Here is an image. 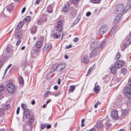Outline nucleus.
Instances as JSON below:
<instances>
[{
	"label": "nucleus",
	"mask_w": 131,
	"mask_h": 131,
	"mask_svg": "<svg viewBox=\"0 0 131 131\" xmlns=\"http://www.w3.org/2000/svg\"><path fill=\"white\" fill-rule=\"evenodd\" d=\"M99 42L97 41L93 42L91 43V46L92 48H96L91 53L90 56V58L99 53L100 52L101 50L97 47H99Z\"/></svg>",
	"instance_id": "nucleus-1"
},
{
	"label": "nucleus",
	"mask_w": 131,
	"mask_h": 131,
	"mask_svg": "<svg viewBox=\"0 0 131 131\" xmlns=\"http://www.w3.org/2000/svg\"><path fill=\"white\" fill-rule=\"evenodd\" d=\"M124 7V5L123 4L118 5L115 9L114 13L115 14H118L121 12L122 11V14H124L128 10V8L126 9V7L122 11Z\"/></svg>",
	"instance_id": "nucleus-2"
},
{
	"label": "nucleus",
	"mask_w": 131,
	"mask_h": 131,
	"mask_svg": "<svg viewBox=\"0 0 131 131\" xmlns=\"http://www.w3.org/2000/svg\"><path fill=\"white\" fill-rule=\"evenodd\" d=\"M7 90L10 94H12L15 91V87L14 85L11 83L8 84L6 86Z\"/></svg>",
	"instance_id": "nucleus-3"
},
{
	"label": "nucleus",
	"mask_w": 131,
	"mask_h": 131,
	"mask_svg": "<svg viewBox=\"0 0 131 131\" xmlns=\"http://www.w3.org/2000/svg\"><path fill=\"white\" fill-rule=\"evenodd\" d=\"M95 126L97 128L98 131H103L104 127L103 123L100 120H98L97 121V123L95 125Z\"/></svg>",
	"instance_id": "nucleus-4"
},
{
	"label": "nucleus",
	"mask_w": 131,
	"mask_h": 131,
	"mask_svg": "<svg viewBox=\"0 0 131 131\" xmlns=\"http://www.w3.org/2000/svg\"><path fill=\"white\" fill-rule=\"evenodd\" d=\"M107 27L106 25H103L102 26L99 31V33L100 34H103L107 30Z\"/></svg>",
	"instance_id": "nucleus-5"
},
{
	"label": "nucleus",
	"mask_w": 131,
	"mask_h": 131,
	"mask_svg": "<svg viewBox=\"0 0 131 131\" xmlns=\"http://www.w3.org/2000/svg\"><path fill=\"white\" fill-rule=\"evenodd\" d=\"M111 117L114 120H116L118 118V112L116 110H114L112 111L111 114Z\"/></svg>",
	"instance_id": "nucleus-6"
},
{
	"label": "nucleus",
	"mask_w": 131,
	"mask_h": 131,
	"mask_svg": "<svg viewBox=\"0 0 131 131\" xmlns=\"http://www.w3.org/2000/svg\"><path fill=\"white\" fill-rule=\"evenodd\" d=\"M63 21L60 20L57 23V25L56 27V30L58 31H60L63 29Z\"/></svg>",
	"instance_id": "nucleus-7"
},
{
	"label": "nucleus",
	"mask_w": 131,
	"mask_h": 131,
	"mask_svg": "<svg viewBox=\"0 0 131 131\" xmlns=\"http://www.w3.org/2000/svg\"><path fill=\"white\" fill-rule=\"evenodd\" d=\"M124 92L125 94L129 98H131V89L128 87L125 88Z\"/></svg>",
	"instance_id": "nucleus-8"
},
{
	"label": "nucleus",
	"mask_w": 131,
	"mask_h": 131,
	"mask_svg": "<svg viewBox=\"0 0 131 131\" xmlns=\"http://www.w3.org/2000/svg\"><path fill=\"white\" fill-rule=\"evenodd\" d=\"M43 43V40H40L38 39L35 43V45L38 48H40L42 46Z\"/></svg>",
	"instance_id": "nucleus-9"
},
{
	"label": "nucleus",
	"mask_w": 131,
	"mask_h": 131,
	"mask_svg": "<svg viewBox=\"0 0 131 131\" xmlns=\"http://www.w3.org/2000/svg\"><path fill=\"white\" fill-rule=\"evenodd\" d=\"M124 62L123 60H119L117 61L115 64V66L117 68H119L123 66Z\"/></svg>",
	"instance_id": "nucleus-10"
},
{
	"label": "nucleus",
	"mask_w": 131,
	"mask_h": 131,
	"mask_svg": "<svg viewBox=\"0 0 131 131\" xmlns=\"http://www.w3.org/2000/svg\"><path fill=\"white\" fill-rule=\"evenodd\" d=\"M23 116L26 118H28L30 117L29 111L28 109L26 108L24 110L23 112Z\"/></svg>",
	"instance_id": "nucleus-11"
},
{
	"label": "nucleus",
	"mask_w": 131,
	"mask_h": 131,
	"mask_svg": "<svg viewBox=\"0 0 131 131\" xmlns=\"http://www.w3.org/2000/svg\"><path fill=\"white\" fill-rule=\"evenodd\" d=\"M81 61L83 63L87 64L89 61L88 57L87 56H83L81 57Z\"/></svg>",
	"instance_id": "nucleus-12"
},
{
	"label": "nucleus",
	"mask_w": 131,
	"mask_h": 131,
	"mask_svg": "<svg viewBox=\"0 0 131 131\" xmlns=\"http://www.w3.org/2000/svg\"><path fill=\"white\" fill-rule=\"evenodd\" d=\"M51 47L52 45L50 43H48L45 45L43 50L44 51H47L51 49Z\"/></svg>",
	"instance_id": "nucleus-13"
},
{
	"label": "nucleus",
	"mask_w": 131,
	"mask_h": 131,
	"mask_svg": "<svg viewBox=\"0 0 131 131\" xmlns=\"http://www.w3.org/2000/svg\"><path fill=\"white\" fill-rule=\"evenodd\" d=\"M122 18L120 15H118L115 17L114 20V22L115 24H116Z\"/></svg>",
	"instance_id": "nucleus-14"
},
{
	"label": "nucleus",
	"mask_w": 131,
	"mask_h": 131,
	"mask_svg": "<svg viewBox=\"0 0 131 131\" xmlns=\"http://www.w3.org/2000/svg\"><path fill=\"white\" fill-rule=\"evenodd\" d=\"M128 111L127 110L125 109L123 110L122 111V117L123 118H125V116H127L128 113Z\"/></svg>",
	"instance_id": "nucleus-15"
},
{
	"label": "nucleus",
	"mask_w": 131,
	"mask_h": 131,
	"mask_svg": "<svg viewBox=\"0 0 131 131\" xmlns=\"http://www.w3.org/2000/svg\"><path fill=\"white\" fill-rule=\"evenodd\" d=\"M58 64H56L53 66L50 71V73H52L54 72L58 68Z\"/></svg>",
	"instance_id": "nucleus-16"
},
{
	"label": "nucleus",
	"mask_w": 131,
	"mask_h": 131,
	"mask_svg": "<svg viewBox=\"0 0 131 131\" xmlns=\"http://www.w3.org/2000/svg\"><path fill=\"white\" fill-rule=\"evenodd\" d=\"M37 27V26L33 25L30 31V32L32 34H35L36 32Z\"/></svg>",
	"instance_id": "nucleus-17"
},
{
	"label": "nucleus",
	"mask_w": 131,
	"mask_h": 131,
	"mask_svg": "<svg viewBox=\"0 0 131 131\" xmlns=\"http://www.w3.org/2000/svg\"><path fill=\"white\" fill-rule=\"evenodd\" d=\"M116 66H113L111 68V73L113 74L116 73L117 71Z\"/></svg>",
	"instance_id": "nucleus-18"
},
{
	"label": "nucleus",
	"mask_w": 131,
	"mask_h": 131,
	"mask_svg": "<svg viewBox=\"0 0 131 131\" xmlns=\"http://www.w3.org/2000/svg\"><path fill=\"white\" fill-rule=\"evenodd\" d=\"M69 6L68 3H67L66 4H65V5L63 7V10L65 12H66L68 11V10Z\"/></svg>",
	"instance_id": "nucleus-19"
},
{
	"label": "nucleus",
	"mask_w": 131,
	"mask_h": 131,
	"mask_svg": "<svg viewBox=\"0 0 131 131\" xmlns=\"http://www.w3.org/2000/svg\"><path fill=\"white\" fill-rule=\"evenodd\" d=\"M100 87L99 85L95 87L93 91L96 94L98 93L100 91Z\"/></svg>",
	"instance_id": "nucleus-20"
},
{
	"label": "nucleus",
	"mask_w": 131,
	"mask_h": 131,
	"mask_svg": "<svg viewBox=\"0 0 131 131\" xmlns=\"http://www.w3.org/2000/svg\"><path fill=\"white\" fill-rule=\"evenodd\" d=\"M61 36V34L59 32H57L56 33H54L53 36L54 38L58 39Z\"/></svg>",
	"instance_id": "nucleus-21"
},
{
	"label": "nucleus",
	"mask_w": 131,
	"mask_h": 131,
	"mask_svg": "<svg viewBox=\"0 0 131 131\" xmlns=\"http://www.w3.org/2000/svg\"><path fill=\"white\" fill-rule=\"evenodd\" d=\"M14 7L13 6L12 4L8 5L6 7V9L7 11L8 12H10L13 9V8Z\"/></svg>",
	"instance_id": "nucleus-22"
},
{
	"label": "nucleus",
	"mask_w": 131,
	"mask_h": 131,
	"mask_svg": "<svg viewBox=\"0 0 131 131\" xmlns=\"http://www.w3.org/2000/svg\"><path fill=\"white\" fill-rule=\"evenodd\" d=\"M10 108V105L9 104H7L5 105L3 107L1 108L4 111H7L9 110Z\"/></svg>",
	"instance_id": "nucleus-23"
},
{
	"label": "nucleus",
	"mask_w": 131,
	"mask_h": 131,
	"mask_svg": "<svg viewBox=\"0 0 131 131\" xmlns=\"http://www.w3.org/2000/svg\"><path fill=\"white\" fill-rule=\"evenodd\" d=\"M66 65L65 63H63L60 65L58 64V67L59 68H60L61 69L63 70L66 67Z\"/></svg>",
	"instance_id": "nucleus-24"
},
{
	"label": "nucleus",
	"mask_w": 131,
	"mask_h": 131,
	"mask_svg": "<svg viewBox=\"0 0 131 131\" xmlns=\"http://www.w3.org/2000/svg\"><path fill=\"white\" fill-rule=\"evenodd\" d=\"M77 14V11L75 10H72L71 12V15L72 17V18L73 17L76 16Z\"/></svg>",
	"instance_id": "nucleus-25"
},
{
	"label": "nucleus",
	"mask_w": 131,
	"mask_h": 131,
	"mask_svg": "<svg viewBox=\"0 0 131 131\" xmlns=\"http://www.w3.org/2000/svg\"><path fill=\"white\" fill-rule=\"evenodd\" d=\"M53 11V7L51 6H49L48 7L47 11L49 13H51Z\"/></svg>",
	"instance_id": "nucleus-26"
},
{
	"label": "nucleus",
	"mask_w": 131,
	"mask_h": 131,
	"mask_svg": "<svg viewBox=\"0 0 131 131\" xmlns=\"http://www.w3.org/2000/svg\"><path fill=\"white\" fill-rule=\"evenodd\" d=\"M106 42H105V41H103L102 42H101L100 45L99 44V48H103L105 45Z\"/></svg>",
	"instance_id": "nucleus-27"
},
{
	"label": "nucleus",
	"mask_w": 131,
	"mask_h": 131,
	"mask_svg": "<svg viewBox=\"0 0 131 131\" xmlns=\"http://www.w3.org/2000/svg\"><path fill=\"white\" fill-rule=\"evenodd\" d=\"M4 114V111L3 110L2 108H0V117H3V116Z\"/></svg>",
	"instance_id": "nucleus-28"
},
{
	"label": "nucleus",
	"mask_w": 131,
	"mask_h": 131,
	"mask_svg": "<svg viewBox=\"0 0 131 131\" xmlns=\"http://www.w3.org/2000/svg\"><path fill=\"white\" fill-rule=\"evenodd\" d=\"M127 72V69L125 68H122L121 71V73L123 74H125Z\"/></svg>",
	"instance_id": "nucleus-29"
},
{
	"label": "nucleus",
	"mask_w": 131,
	"mask_h": 131,
	"mask_svg": "<svg viewBox=\"0 0 131 131\" xmlns=\"http://www.w3.org/2000/svg\"><path fill=\"white\" fill-rule=\"evenodd\" d=\"M18 80L19 82L21 84H23L24 83V80L21 77H19Z\"/></svg>",
	"instance_id": "nucleus-30"
},
{
	"label": "nucleus",
	"mask_w": 131,
	"mask_h": 131,
	"mask_svg": "<svg viewBox=\"0 0 131 131\" xmlns=\"http://www.w3.org/2000/svg\"><path fill=\"white\" fill-rule=\"evenodd\" d=\"M128 45L127 43H125L121 47V49L123 51H124L125 49L127 47Z\"/></svg>",
	"instance_id": "nucleus-31"
},
{
	"label": "nucleus",
	"mask_w": 131,
	"mask_h": 131,
	"mask_svg": "<svg viewBox=\"0 0 131 131\" xmlns=\"http://www.w3.org/2000/svg\"><path fill=\"white\" fill-rule=\"evenodd\" d=\"M70 89H69V91L71 92H73V91L75 89V86L74 85L71 86L70 87Z\"/></svg>",
	"instance_id": "nucleus-32"
},
{
	"label": "nucleus",
	"mask_w": 131,
	"mask_h": 131,
	"mask_svg": "<svg viewBox=\"0 0 131 131\" xmlns=\"http://www.w3.org/2000/svg\"><path fill=\"white\" fill-rule=\"evenodd\" d=\"M40 128H41L40 130L44 128L46 126V125L45 124L41 123L40 125Z\"/></svg>",
	"instance_id": "nucleus-33"
},
{
	"label": "nucleus",
	"mask_w": 131,
	"mask_h": 131,
	"mask_svg": "<svg viewBox=\"0 0 131 131\" xmlns=\"http://www.w3.org/2000/svg\"><path fill=\"white\" fill-rule=\"evenodd\" d=\"M24 22L22 21H21L18 24L17 27L19 28H21Z\"/></svg>",
	"instance_id": "nucleus-34"
},
{
	"label": "nucleus",
	"mask_w": 131,
	"mask_h": 131,
	"mask_svg": "<svg viewBox=\"0 0 131 131\" xmlns=\"http://www.w3.org/2000/svg\"><path fill=\"white\" fill-rule=\"evenodd\" d=\"M34 120L35 119L33 117H30L28 120V121L29 122V124H31L34 122Z\"/></svg>",
	"instance_id": "nucleus-35"
},
{
	"label": "nucleus",
	"mask_w": 131,
	"mask_h": 131,
	"mask_svg": "<svg viewBox=\"0 0 131 131\" xmlns=\"http://www.w3.org/2000/svg\"><path fill=\"white\" fill-rule=\"evenodd\" d=\"M30 16H28L26 17L24 19V21H25L27 22L30 20Z\"/></svg>",
	"instance_id": "nucleus-36"
},
{
	"label": "nucleus",
	"mask_w": 131,
	"mask_h": 131,
	"mask_svg": "<svg viewBox=\"0 0 131 131\" xmlns=\"http://www.w3.org/2000/svg\"><path fill=\"white\" fill-rule=\"evenodd\" d=\"M21 106L23 110H25V109H26V108L27 107V105L26 104H24L23 103H21Z\"/></svg>",
	"instance_id": "nucleus-37"
},
{
	"label": "nucleus",
	"mask_w": 131,
	"mask_h": 131,
	"mask_svg": "<svg viewBox=\"0 0 131 131\" xmlns=\"http://www.w3.org/2000/svg\"><path fill=\"white\" fill-rule=\"evenodd\" d=\"M12 64H10L6 68V69L5 71L4 72V74H5L6 73L8 69H9V68L10 67H11V66H12Z\"/></svg>",
	"instance_id": "nucleus-38"
},
{
	"label": "nucleus",
	"mask_w": 131,
	"mask_h": 131,
	"mask_svg": "<svg viewBox=\"0 0 131 131\" xmlns=\"http://www.w3.org/2000/svg\"><path fill=\"white\" fill-rule=\"evenodd\" d=\"M121 57L120 53L119 52H118L115 58L116 60H118Z\"/></svg>",
	"instance_id": "nucleus-39"
},
{
	"label": "nucleus",
	"mask_w": 131,
	"mask_h": 131,
	"mask_svg": "<svg viewBox=\"0 0 131 131\" xmlns=\"http://www.w3.org/2000/svg\"><path fill=\"white\" fill-rule=\"evenodd\" d=\"M101 0H92V2L94 3H98L100 2Z\"/></svg>",
	"instance_id": "nucleus-40"
},
{
	"label": "nucleus",
	"mask_w": 131,
	"mask_h": 131,
	"mask_svg": "<svg viewBox=\"0 0 131 131\" xmlns=\"http://www.w3.org/2000/svg\"><path fill=\"white\" fill-rule=\"evenodd\" d=\"M15 37L16 39H20L21 37L19 36V35L16 33L15 34Z\"/></svg>",
	"instance_id": "nucleus-41"
},
{
	"label": "nucleus",
	"mask_w": 131,
	"mask_h": 131,
	"mask_svg": "<svg viewBox=\"0 0 131 131\" xmlns=\"http://www.w3.org/2000/svg\"><path fill=\"white\" fill-rule=\"evenodd\" d=\"M16 33L19 35V36L21 37L22 33L20 31H17Z\"/></svg>",
	"instance_id": "nucleus-42"
},
{
	"label": "nucleus",
	"mask_w": 131,
	"mask_h": 131,
	"mask_svg": "<svg viewBox=\"0 0 131 131\" xmlns=\"http://www.w3.org/2000/svg\"><path fill=\"white\" fill-rule=\"evenodd\" d=\"M22 65L24 66V68H25L27 65V63L25 61H23L22 62Z\"/></svg>",
	"instance_id": "nucleus-43"
},
{
	"label": "nucleus",
	"mask_w": 131,
	"mask_h": 131,
	"mask_svg": "<svg viewBox=\"0 0 131 131\" xmlns=\"http://www.w3.org/2000/svg\"><path fill=\"white\" fill-rule=\"evenodd\" d=\"M93 69V68H92V67H91L89 69L87 74V75H88L89 74H90L91 72L92 71Z\"/></svg>",
	"instance_id": "nucleus-44"
},
{
	"label": "nucleus",
	"mask_w": 131,
	"mask_h": 131,
	"mask_svg": "<svg viewBox=\"0 0 131 131\" xmlns=\"http://www.w3.org/2000/svg\"><path fill=\"white\" fill-rule=\"evenodd\" d=\"M72 2L74 4H76L80 0H72Z\"/></svg>",
	"instance_id": "nucleus-45"
},
{
	"label": "nucleus",
	"mask_w": 131,
	"mask_h": 131,
	"mask_svg": "<svg viewBox=\"0 0 131 131\" xmlns=\"http://www.w3.org/2000/svg\"><path fill=\"white\" fill-rule=\"evenodd\" d=\"M4 89V85H2L0 86V91H3Z\"/></svg>",
	"instance_id": "nucleus-46"
},
{
	"label": "nucleus",
	"mask_w": 131,
	"mask_h": 131,
	"mask_svg": "<svg viewBox=\"0 0 131 131\" xmlns=\"http://www.w3.org/2000/svg\"><path fill=\"white\" fill-rule=\"evenodd\" d=\"M101 104L99 102V101H97L96 103L94 105V107L95 108H96L99 104Z\"/></svg>",
	"instance_id": "nucleus-47"
},
{
	"label": "nucleus",
	"mask_w": 131,
	"mask_h": 131,
	"mask_svg": "<svg viewBox=\"0 0 131 131\" xmlns=\"http://www.w3.org/2000/svg\"><path fill=\"white\" fill-rule=\"evenodd\" d=\"M115 32V31H114V28L113 27L111 29L110 31V34H111L112 33H114Z\"/></svg>",
	"instance_id": "nucleus-48"
},
{
	"label": "nucleus",
	"mask_w": 131,
	"mask_h": 131,
	"mask_svg": "<svg viewBox=\"0 0 131 131\" xmlns=\"http://www.w3.org/2000/svg\"><path fill=\"white\" fill-rule=\"evenodd\" d=\"M128 84L130 87L131 88V79H129L128 80Z\"/></svg>",
	"instance_id": "nucleus-49"
},
{
	"label": "nucleus",
	"mask_w": 131,
	"mask_h": 131,
	"mask_svg": "<svg viewBox=\"0 0 131 131\" xmlns=\"http://www.w3.org/2000/svg\"><path fill=\"white\" fill-rule=\"evenodd\" d=\"M39 50H37V51H35L33 53V54H35V56H36L38 54Z\"/></svg>",
	"instance_id": "nucleus-50"
},
{
	"label": "nucleus",
	"mask_w": 131,
	"mask_h": 131,
	"mask_svg": "<svg viewBox=\"0 0 131 131\" xmlns=\"http://www.w3.org/2000/svg\"><path fill=\"white\" fill-rule=\"evenodd\" d=\"M10 48L9 47H7L6 49V51L7 52H10Z\"/></svg>",
	"instance_id": "nucleus-51"
},
{
	"label": "nucleus",
	"mask_w": 131,
	"mask_h": 131,
	"mask_svg": "<svg viewBox=\"0 0 131 131\" xmlns=\"http://www.w3.org/2000/svg\"><path fill=\"white\" fill-rule=\"evenodd\" d=\"M20 39H19L17 41V43H16V45L18 46L21 42V40H20Z\"/></svg>",
	"instance_id": "nucleus-52"
},
{
	"label": "nucleus",
	"mask_w": 131,
	"mask_h": 131,
	"mask_svg": "<svg viewBox=\"0 0 131 131\" xmlns=\"http://www.w3.org/2000/svg\"><path fill=\"white\" fill-rule=\"evenodd\" d=\"M20 110V107H18L17 108V110H16V113L17 114H18L19 113V111Z\"/></svg>",
	"instance_id": "nucleus-53"
},
{
	"label": "nucleus",
	"mask_w": 131,
	"mask_h": 131,
	"mask_svg": "<svg viewBox=\"0 0 131 131\" xmlns=\"http://www.w3.org/2000/svg\"><path fill=\"white\" fill-rule=\"evenodd\" d=\"M3 64V62L1 60H0V68H1Z\"/></svg>",
	"instance_id": "nucleus-54"
},
{
	"label": "nucleus",
	"mask_w": 131,
	"mask_h": 131,
	"mask_svg": "<svg viewBox=\"0 0 131 131\" xmlns=\"http://www.w3.org/2000/svg\"><path fill=\"white\" fill-rule=\"evenodd\" d=\"M41 21V19H40V20H39L37 22V24H41L42 23V22Z\"/></svg>",
	"instance_id": "nucleus-55"
},
{
	"label": "nucleus",
	"mask_w": 131,
	"mask_h": 131,
	"mask_svg": "<svg viewBox=\"0 0 131 131\" xmlns=\"http://www.w3.org/2000/svg\"><path fill=\"white\" fill-rule=\"evenodd\" d=\"M49 92H47L44 95V97H46L48 96V94L49 93Z\"/></svg>",
	"instance_id": "nucleus-56"
},
{
	"label": "nucleus",
	"mask_w": 131,
	"mask_h": 131,
	"mask_svg": "<svg viewBox=\"0 0 131 131\" xmlns=\"http://www.w3.org/2000/svg\"><path fill=\"white\" fill-rule=\"evenodd\" d=\"M79 18H78L74 22L75 24H76L79 21Z\"/></svg>",
	"instance_id": "nucleus-57"
},
{
	"label": "nucleus",
	"mask_w": 131,
	"mask_h": 131,
	"mask_svg": "<svg viewBox=\"0 0 131 131\" xmlns=\"http://www.w3.org/2000/svg\"><path fill=\"white\" fill-rule=\"evenodd\" d=\"M72 47V45H69L68 46H66V48L67 49H68Z\"/></svg>",
	"instance_id": "nucleus-58"
},
{
	"label": "nucleus",
	"mask_w": 131,
	"mask_h": 131,
	"mask_svg": "<svg viewBox=\"0 0 131 131\" xmlns=\"http://www.w3.org/2000/svg\"><path fill=\"white\" fill-rule=\"evenodd\" d=\"M91 14V13L90 12H88L86 13V16H88L90 15Z\"/></svg>",
	"instance_id": "nucleus-59"
},
{
	"label": "nucleus",
	"mask_w": 131,
	"mask_h": 131,
	"mask_svg": "<svg viewBox=\"0 0 131 131\" xmlns=\"http://www.w3.org/2000/svg\"><path fill=\"white\" fill-rule=\"evenodd\" d=\"M26 9V8L25 7H24L23 8L22 11L21 12L22 13H24Z\"/></svg>",
	"instance_id": "nucleus-60"
},
{
	"label": "nucleus",
	"mask_w": 131,
	"mask_h": 131,
	"mask_svg": "<svg viewBox=\"0 0 131 131\" xmlns=\"http://www.w3.org/2000/svg\"><path fill=\"white\" fill-rule=\"evenodd\" d=\"M78 40V38H75L74 39L73 41L75 42H77Z\"/></svg>",
	"instance_id": "nucleus-61"
},
{
	"label": "nucleus",
	"mask_w": 131,
	"mask_h": 131,
	"mask_svg": "<svg viewBox=\"0 0 131 131\" xmlns=\"http://www.w3.org/2000/svg\"><path fill=\"white\" fill-rule=\"evenodd\" d=\"M58 89V87L57 85H55L54 87V89L55 90H57Z\"/></svg>",
	"instance_id": "nucleus-62"
},
{
	"label": "nucleus",
	"mask_w": 131,
	"mask_h": 131,
	"mask_svg": "<svg viewBox=\"0 0 131 131\" xmlns=\"http://www.w3.org/2000/svg\"><path fill=\"white\" fill-rule=\"evenodd\" d=\"M51 101V100L50 99H49V100H48L46 102V105L49 102H50V101Z\"/></svg>",
	"instance_id": "nucleus-63"
},
{
	"label": "nucleus",
	"mask_w": 131,
	"mask_h": 131,
	"mask_svg": "<svg viewBox=\"0 0 131 131\" xmlns=\"http://www.w3.org/2000/svg\"><path fill=\"white\" fill-rule=\"evenodd\" d=\"M0 131H6V129L3 128L2 129H0Z\"/></svg>",
	"instance_id": "nucleus-64"
}]
</instances>
